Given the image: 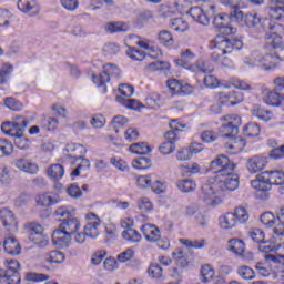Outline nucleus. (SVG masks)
<instances>
[{
    "instance_id": "55",
    "label": "nucleus",
    "mask_w": 284,
    "mask_h": 284,
    "mask_svg": "<svg viewBox=\"0 0 284 284\" xmlns=\"http://www.w3.org/2000/svg\"><path fill=\"white\" fill-rule=\"evenodd\" d=\"M37 203L42 207H50V205L57 203V199L52 197L50 194H41L38 196Z\"/></svg>"
},
{
    "instance_id": "52",
    "label": "nucleus",
    "mask_w": 284,
    "mask_h": 284,
    "mask_svg": "<svg viewBox=\"0 0 284 284\" xmlns=\"http://www.w3.org/2000/svg\"><path fill=\"white\" fill-rule=\"evenodd\" d=\"M152 11H142L138 14L135 19L136 28H143L144 23H148V21H151L153 19Z\"/></svg>"
},
{
    "instance_id": "16",
    "label": "nucleus",
    "mask_w": 284,
    "mask_h": 284,
    "mask_svg": "<svg viewBox=\"0 0 284 284\" xmlns=\"http://www.w3.org/2000/svg\"><path fill=\"white\" fill-rule=\"evenodd\" d=\"M12 165L26 174H38L39 172V166L37 164L23 158L13 160Z\"/></svg>"
},
{
    "instance_id": "49",
    "label": "nucleus",
    "mask_w": 284,
    "mask_h": 284,
    "mask_svg": "<svg viewBox=\"0 0 284 284\" xmlns=\"http://www.w3.org/2000/svg\"><path fill=\"white\" fill-rule=\"evenodd\" d=\"M12 70H14L12 64H4L1 68V70H0V84L1 85H6V83H8V81L10 80V74H12Z\"/></svg>"
},
{
    "instance_id": "54",
    "label": "nucleus",
    "mask_w": 284,
    "mask_h": 284,
    "mask_svg": "<svg viewBox=\"0 0 284 284\" xmlns=\"http://www.w3.org/2000/svg\"><path fill=\"white\" fill-rule=\"evenodd\" d=\"M180 243L181 245H185V247H194V250H203L205 247V240L190 241L187 239H181Z\"/></svg>"
},
{
    "instance_id": "2",
    "label": "nucleus",
    "mask_w": 284,
    "mask_h": 284,
    "mask_svg": "<svg viewBox=\"0 0 284 284\" xmlns=\"http://www.w3.org/2000/svg\"><path fill=\"white\" fill-rule=\"evenodd\" d=\"M28 128V119L23 115H16L9 122H3L1 131L8 136H13L14 145L19 150H30L31 142L28 138L23 136L26 129Z\"/></svg>"
},
{
    "instance_id": "64",
    "label": "nucleus",
    "mask_w": 284,
    "mask_h": 284,
    "mask_svg": "<svg viewBox=\"0 0 284 284\" xmlns=\"http://www.w3.org/2000/svg\"><path fill=\"white\" fill-rule=\"evenodd\" d=\"M216 139H219V135L216 134V132H214L212 130H206L201 133V140L204 143H214V141H216Z\"/></svg>"
},
{
    "instance_id": "21",
    "label": "nucleus",
    "mask_w": 284,
    "mask_h": 284,
    "mask_svg": "<svg viewBox=\"0 0 284 284\" xmlns=\"http://www.w3.org/2000/svg\"><path fill=\"white\" fill-rule=\"evenodd\" d=\"M3 247L4 252H7V254H11L12 256H19V254H21V244H19L16 236L4 239Z\"/></svg>"
},
{
    "instance_id": "19",
    "label": "nucleus",
    "mask_w": 284,
    "mask_h": 284,
    "mask_svg": "<svg viewBox=\"0 0 284 284\" xmlns=\"http://www.w3.org/2000/svg\"><path fill=\"white\" fill-rule=\"evenodd\" d=\"M194 59H196V53L190 49H185L175 60V63L176 65H180V68H185L186 70H190V67L192 65L191 63L192 61H194Z\"/></svg>"
},
{
    "instance_id": "27",
    "label": "nucleus",
    "mask_w": 284,
    "mask_h": 284,
    "mask_svg": "<svg viewBox=\"0 0 284 284\" xmlns=\"http://www.w3.org/2000/svg\"><path fill=\"white\" fill-rule=\"evenodd\" d=\"M278 12H284V0H271L268 2V14L271 19H281V16H276Z\"/></svg>"
},
{
    "instance_id": "15",
    "label": "nucleus",
    "mask_w": 284,
    "mask_h": 284,
    "mask_svg": "<svg viewBox=\"0 0 284 284\" xmlns=\"http://www.w3.org/2000/svg\"><path fill=\"white\" fill-rule=\"evenodd\" d=\"M18 10L30 17H37L40 12L39 2L37 0H18Z\"/></svg>"
},
{
    "instance_id": "39",
    "label": "nucleus",
    "mask_w": 284,
    "mask_h": 284,
    "mask_svg": "<svg viewBox=\"0 0 284 284\" xmlns=\"http://www.w3.org/2000/svg\"><path fill=\"white\" fill-rule=\"evenodd\" d=\"M130 152L133 154L144 155L150 154V152H152V148H150V145L145 142L135 143L130 146Z\"/></svg>"
},
{
    "instance_id": "31",
    "label": "nucleus",
    "mask_w": 284,
    "mask_h": 284,
    "mask_svg": "<svg viewBox=\"0 0 284 284\" xmlns=\"http://www.w3.org/2000/svg\"><path fill=\"white\" fill-rule=\"evenodd\" d=\"M115 101L120 103V105L128 108V110H141V108H143V105L136 99L116 97Z\"/></svg>"
},
{
    "instance_id": "9",
    "label": "nucleus",
    "mask_w": 284,
    "mask_h": 284,
    "mask_svg": "<svg viewBox=\"0 0 284 284\" xmlns=\"http://www.w3.org/2000/svg\"><path fill=\"white\" fill-rule=\"evenodd\" d=\"M229 252H233L242 261H254V253L245 251V242L243 240L231 239L229 241Z\"/></svg>"
},
{
    "instance_id": "4",
    "label": "nucleus",
    "mask_w": 284,
    "mask_h": 284,
    "mask_svg": "<svg viewBox=\"0 0 284 284\" xmlns=\"http://www.w3.org/2000/svg\"><path fill=\"white\" fill-rule=\"evenodd\" d=\"M284 184V172L282 170H271L256 175V179L251 182L252 187L260 192L272 190L273 185Z\"/></svg>"
},
{
    "instance_id": "3",
    "label": "nucleus",
    "mask_w": 284,
    "mask_h": 284,
    "mask_svg": "<svg viewBox=\"0 0 284 284\" xmlns=\"http://www.w3.org/2000/svg\"><path fill=\"white\" fill-rule=\"evenodd\" d=\"M211 48H213V52L211 53L212 61H223L225 54H232L233 50H241L243 48V41H231L225 36H216L211 42Z\"/></svg>"
},
{
    "instance_id": "47",
    "label": "nucleus",
    "mask_w": 284,
    "mask_h": 284,
    "mask_svg": "<svg viewBox=\"0 0 284 284\" xmlns=\"http://www.w3.org/2000/svg\"><path fill=\"white\" fill-rule=\"evenodd\" d=\"M136 207L141 212H152L154 210V204L148 197H140L136 201Z\"/></svg>"
},
{
    "instance_id": "20",
    "label": "nucleus",
    "mask_w": 284,
    "mask_h": 284,
    "mask_svg": "<svg viewBox=\"0 0 284 284\" xmlns=\"http://www.w3.org/2000/svg\"><path fill=\"white\" fill-rule=\"evenodd\" d=\"M72 241V235L64 234L63 231L57 229L52 234V243L57 247H68Z\"/></svg>"
},
{
    "instance_id": "44",
    "label": "nucleus",
    "mask_w": 284,
    "mask_h": 284,
    "mask_svg": "<svg viewBox=\"0 0 284 284\" xmlns=\"http://www.w3.org/2000/svg\"><path fill=\"white\" fill-rule=\"evenodd\" d=\"M122 239L124 241H129V243H140L141 242V233H139L134 229H129L122 233Z\"/></svg>"
},
{
    "instance_id": "8",
    "label": "nucleus",
    "mask_w": 284,
    "mask_h": 284,
    "mask_svg": "<svg viewBox=\"0 0 284 284\" xmlns=\"http://www.w3.org/2000/svg\"><path fill=\"white\" fill-rule=\"evenodd\" d=\"M264 50L267 52H273V50H277V54H284V41L283 37L278 34L276 31L266 32L264 36Z\"/></svg>"
},
{
    "instance_id": "42",
    "label": "nucleus",
    "mask_w": 284,
    "mask_h": 284,
    "mask_svg": "<svg viewBox=\"0 0 284 284\" xmlns=\"http://www.w3.org/2000/svg\"><path fill=\"white\" fill-rule=\"evenodd\" d=\"M233 215L237 223H247L250 221V213H247L245 206L235 207Z\"/></svg>"
},
{
    "instance_id": "48",
    "label": "nucleus",
    "mask_w": 284,
    "mask_h": 284,
    "mask_svg": "<svg viewBox=\"0 0 284 284\" xmlns=\"http://www.w3.org/2000/svg\"><path fill=\"white\" fill-rule=\"evenodd\" d=\"M126 55L132 59V61H143V59H145V52L136 49L135 47H129Z\"/></svg>"
},
{
    "instance_id": "24",
    "label": "nucleus",
    "mask_w": 284,
    "mask_h": 284,
    "mask_svg": "<svg viewBox=\"0 0 284 284\" xmlns=\"http://www.w3.org/2000/svg\"><path fill=\"white\" fill-rule=\"evenodd\" d=\"M193 21L201 23V26H210V18L205 14V11L201 7H192L189 11Z\"/></svg>"
},
{
    "instance_id": "50",
    "label": "nucleus",
    "mask_w": 284,
    "mask_h": 284,
    "mask_svg": "<svg viewBox=\"0 0 284 284\" xmlns=\"http://www.w3.org/2000/svg\"><path fill=\"white\" fill-rule=\"evenodd\" d=\"M214 268L210 264L203 265L201 267V276L203 283H210V281L214 278Z\"/></svg>"
},
{
    "instance_id": "11",
    "label": "nucleus",
    "mask_w": 284,
    "mask_h": 284,
    "mask_svg": "<svg viewBox=\"0 0 284 284\" xmlns=\"http://www.w3.org/2000/svg\"><path fill=\"white\" fill-rule=\"evenodd\" d=\"M87 224L84 225V232L89 239H97L99 236V227H101V219L94 213H88L85 215Z\"/></svg>"
},
{
    "instance_id": "29",
    "label": "nucleus",
    "mask_w": 284,
    "mask_h": 284,
    "mask_svg": "<svg viewBox=\"0 0 284 284\" xmlns=\"http://www.w3.org/2000/svg\"><path fill=\"white\" fill-rule=\"evenodd\" d=\"M47 174L52 181H60L65 174V169H63V165L61 164H53L49 166Z\"/></svg>"
},
{
    "instance_id": "34",
    "label": "nucleus",
    "mask_w": 284,
    "mask_h": 284,
    "mask_svg": "<svg viewBox=\"0 0 284 284\" xmlns=\"http://www.w3.org/2000/svg\"><path fill=\"white\" fill-rule=\"evenodd\" d=\"M180 192H194L196 190V182L192 179H182L176 182Z\"/></svg>"
},
{
    "instance_id": "57",
    "label": "nucleus",
    "mask_w": 284,
    "mask_h": 284,
    "mask_svg": "<svg viewBox=\"0 0 284 284\" xmlns=\"http://www.w3.org/2000/svg\"><path fill=\"white\" fill-rule=\"evenodd\" d=\"M14 150V146L12 145V142L8 141V139H0V152L4 156H10Z\"/></svg>"
},
{
    "instance_id": "17",
    "label": "nucleus",
    "mask_w": 284,
    "mask_h": 284,
    "mask_svg": "<svg viewBox=\"0 0 284 284\" xmlns=\"http://www.w3.org/2000/svg\"><path fill=\"white\" fill-rule=\"evenodd\" d=\"M267 166V159L261 155H254L250 158L246 162V168L251 174H256L261 170H265Z\"/></svg>"
},
{
    "instance_id": "6",
    "label": "nucleus",
    "mask_w": 284,
    "mask_h": 284,
    "mask_svg": "<svg viewBox=\"0 0 284 284\" xmlns=\"http://www.w3.org/2000/svg\"><path fill=\"white\" fill-rule=\"evenodd\" d=\"M236 164L230 161V158L225 154L217 155L211 162V170L213 174H215V179H221V176H225V174H230V172H234Z\"/></svg>"
},
{
    "instance_id": "41",
    "label": "nucleus",
    "mask_w": 284,
    "mask_h": 284,
    "mask_svg": "<svg viewBox=\"0 0 284 284\" xmlns=\"http://www.w3.org/2000/svg\"><path fill=\"white\" fill-rule=\"evenodd\" d=\"M172 256L179 267H187V256L181 248H175L172 252Z\"/></svg>"
},
{
    "instance_id": "1",
    "label": "nucleus",
    "mask_w": 284,
    "mask_h": 284,
    "mask_svg": "<svg viewBox=\"0 0 284 284\" xmlns=\"http://www.w3.org/2000/svg\"><path fill=\"white\" fill-rule=\"evenodd\" d=\"M239 189V175L230 172L221 178L211 179L202 184L200 200L205 205L214 206L221 204V194L223 192H234Z\"/></svg>"
},
{
    "instance_id": "63",
    "label": "nucleus",
    "mask_w": 284,
    "mask_h": 284,
    "mask_svg": "<svg viewBox=\"0 0 284 284\" xmlns=\"http://www.w3.org/2000/svg\"><path fill=\"white\" fill-rule=\"evenodd\" d=\"M250 237L252 241H254V243H258L261 245L263 241H265V232H263L261 229H253L250 232Z\"/></svg>"
},
{
    "instance_id": "61",
    "label": "nucleus",
    "mask_w": 284,
    "mask_h": 284,
    "mask_svg": "<svg viewBox=\"0 0 284 284\" xmlns=\"http://www.w3.org/2000/svg\"><path fill=\"white\" fill-rule=\"evenodd\" d=\"M261 223L267 227H274V224L276 223V217L272 212H265L260 217Z\"/></svg>"
},
{
    "instance_id": "26",
    "label": "nucleus",
    "mask_w": 284,
    "mask_h": 284,
    "mask_svg": "<svg viewBox=\"0 0 284 284\" xmlns=\"http://www.w3.org/2000/svg\"><path fill=\"white\" fill-rule=\"evenodd\" d=\"M138 45L140 48H143L144 50H148V57L151 59H159V57L163 55V52L158 47H154L150 40H141L138 41Z\"/></svg>"
},
{
    "instance_id": "33",
    "label": "nucleus",
    "mask_w": 284,
    "mask_h": 284,
    "mask_svg": "<svg viewBox=\"0 0 284 284\" xmlns=\"http://www.w3.org/2000/svg\"><path fill=\"white\" fill-rule=\"evenodd\" d=\"M158 40L161 45H164L165 48H172V45H174V37L172 36V32L168 30H161L158 33Z\"/></svg>"
},
{
    "instance_id": "30",
    "label": "nucleus",
    "mask_w": 284,
    "mask_h": 284,
    "mask_svg": "<svg viewBox=\"0 0 284 284\" xmlns=\"http://www.w3.org/2000/svg\"><path fill=\"white\" fill-rule=\"evenodd\" d=\"M236 216L234 213H225L220 217V227L222 230H232V227H236Z\"/></svg>"
},
{
    "instance_id": "59",
    "label": "nucleus",
    "mask_w": 284,
    "mask_h": 284,
    "mask_svg": "<svg viewBox=\"0 0 284 284\" xmlns=\"http://www.w3.org/2000/svg\"><path fill=\"white\" fill-rule=\"evenodd\" d=\"M148 68L152 72H159V71L165 72V70H170V63L163 62V61H155V62L149 63Z\"/></svg>"
},
{
    "instance_id": "53",
    "label": "nucleus",
    "mask_w": 284,
    "mask_h": 284,
    "mask_svg": "<svg viewBox=\"0 0 284 284\" xmlns=\"http://www.w3.org/2000/svg\"><path fill=\"white\" fill-rule=\"evenodd\" d=\"M4 105L6 108H8L9 110H12L13 112H19V110H23V103H21V101L14 98H6Z\"/></svg>"
},
{
    "instance_id": "12",
    "label": "nucleus",
    "mask_w": 284,
    "mask_h": 284,
    "mask_svg": "<svg viewBox=\"0 0 284 284\" xmlns=\"http://www.w3.org/2000/svg\"><path fill=\"white\" fill-rule=\"evenodd\" d=\"M24 227L29 234L30 241L36 243V245H41L43 243V226L37 222H28Z\"/></svg>"
},
{
    "instance_id": "62",
    "label": "nucleus",
    "mask_w": 284,
    "mask_h": 284,
    "mask_svg": "<svg viewBox=\"0 0 284 284\" xmlns=\"http://www.w3.org/2000/svg\"><path fill=\"white\" fill-rule=\"evenodd\" d=\"M0 183L1 185H10L12 183L10 169H8V166L0 168Z\"/></svg>"
},
{
    "instance_id": "40",
    "label": "nucleus",
    "mask_w": 284,
    "mask_h": 284,
    "mask_svg": "<svg viewBox=\"0 0 284 284\" xmlns=\"http://www.w3.org/2000/svg\"><path fill=\"white\" fill-rule=\"evenodd\" d=\"M263 24V30H271V31H275V32H283L284 34V26L281 23H276L275 21H273L270 18H265L262 22Z\"/></svg>"
},
{
    "instance_id": "32",
    "label": "nucleus",
    "mask_w": 284,
    "mask_h": 284,
    "mask_svg": "<svg viewBox=\"0 0 284 284\" xmlns=\"http://www.w3.org/2000/svg\"><path fill=\"white\" fill-rule=\"evenodd\" d=\"M221 132H223L224 134H222V136L224 139H234V136H236V134H239V126H236L235 124H230V122H224L222 123L221 128H220Z\"/></svg>"
},
{
    "instance_id": "38",
    "label": "nucleus",
    "mask_w": 284,
    "mask_h": 284,
    "mask_svg": "<svg viewBox=\"0 0 284 284\" xmlns=\"http://www.w3.org/2000/svg\"><path fill=\"white\" fill-rule=\"evenodd\" d=\"M170 28L175 32H186L187 28H190V24L182 18H175L171 20Z\"/></svg>"
},
{
    "instance_id": "28",
    "label": "nucleus",
    "mask_w": 284,
    "mask_h": 284,
    "mask_svg": "<svg viewBox=\"0 0 284 284\" xmlns=\"http://www.w3.org/2000/svg\"><path fill=\"white\" fill-rule=\"evenodd\" d=\"M267 59H272V55L263 57L261 52L253 51L248 58H245L244 62L251 65L252 68H256V65H261V63H264L267 61Z\"/></svg>"
},
{
    "instance_id": "23",
    "label": "nucleus",
    "mask_w": 284,
    "mask_h": 284,
    "mask_svg": "<svg viewBox=\"0 0 284 284\" xmlns=\"http://www.w3.org/2000/svg\"><path fill=\"white\" fill-rule=\"evenodd\" d=\"M251 114H253V116H256L257 119H260V121H272V116H274V114H272V111L263 108L261 104H253L252 108L250 109Z\"/></svg>"
},
{
    "instance_id": "13",
    "label": "nucleus",
    "mask_w": 284,
    "mask_h": 284,
    "mask_svg": "<svg viewBox=\"0 0 284 284\" xmlns=\"http://www.w3.org/2000/svg\"><path fill=\"white\" fill-rule=\"evenodd\" d=\"M164 139L166 140L163 142L159 150L161 154H172L176 150V140L179 139V134L175 133L174 131H168L164 134Z\"/></svg>"
},
{
    "instance_id": "56",
    "label": "nucleus",
    "mask_w": 284,
    "mask_h": 284,
    "mask_svg": "<svg viewBox=\"0 0 284 284\" xmlns=\"http://www.w3.org/2000/svg\"><path fill=\"white\" fill-rule=\"evenodd\" d=\"M146 105H149V108H161V95L159 93H150L146 98Z\"/></svg>"
},
{
    "instance_id": "37",
    "label": "nucleus",
    "mask_w": 284,
    "mask_h": 284,
    "mask_svg": "<svg viewBox=\"0 0 284 284\" xmlns=\"http://www.w3.org/2000/svg\"><path fill=\"white\" fill-rule=\"evenodd\" d=\"M243 134L250 139L258 136L261 134V126L256 122H250L244 126Z\"/></svg>"
},
{
    "instance_id": "35",
    "label": "nucleus",
    "mask_w": 284,
    "mask_h": 284,
    "mask_svg": "<svg viewBox=\"0 0 284 284\" xmlns=\"http://www.w3.org/2000/svg\"><path fill=\"white\" fill-rule=\"evenodd\" d=\"M263 21H265V18L258 17V13H247L244 17V23L247 26V28H256V26H262L263 29Z\"/></svg>"
},
{
    "instance_id": "58",
    "label": "nucleus",
    "mask_w": 284,
    "mask_h": 284,
    "mask_svg": "<svg viewBox=\"0 0 284 284\" xmlns=\"http://www.w3.org/2000/svg\"><path fill=\"white\" fill-rule=\"evenodd\" d=\"M78 159H80L81 162L72 171V173H71L72 176H79L81 174L82 170H88L90 168V160L83 158V155H79Z\"/></svg>"
},
{
    "instance_id": "51",
    "label": "nucleus",
    "mask_w": 284,
    "mask_h": 284,
    "mask_svg": "<svg viewBox=\"0 0 284 284\" xmlns=\"http://www.w3.org/2000/svg\"><path fill=\"white\" fill-rule=\"evenodd\" d=\"M245 95L239 91H230L229 95V108L239 105V103H243Z\"/></svg>"
},
{
    "instance_id": "10",
    "label": "nucleus",
    "mask_w": 284,
    "mask_h": 284,
    "mask_svg": "<svg viewBox=\"0 0 284 284\" xmlns=\"http://www.w3.org/2000/svg\"><path fill=\"white\" fill-rule=\"evenodd\" d=\"M19 261L10 260L7 262V270L3 273V283L7 284H19L21 283V275L19 274Z\"/></svg>"
},
{
    "instance_id": "7",
    "label": "nucleus",
    "mask_w": 284,
    "mask_h": 284,
    "mask_svg": "<svg viewBox=\"0 0 284 284\" xmlns=\"http://www.w3.org/2000/svg\"><path fill=\"white\" fill-rule=\"evenodd\" d=\"M119 77H121V69L113 63H108L103 65V72L92 75V81L97 88H101V85L110 83V79H119Z\"/></svg>"
},
{
    "instance_id": "25",
    "label": "nucleus",
    "mask_w": 284,
    "mask_h": 284,
    "mask_svg": "<svg viewBox=\"0 0 284 284\" xmlns=\"http://www.w3.org/2000/svg\"><path fill=\"white\" fill-rule=\"evenodd\" d=\"M280 92L281 91H276L275 89H273L272 91H267L266 97L264 98L265 103L267 105L278 108L281 103H284V95Z\"/></svg>"
},
{
    "instance_id": "18",
    "label": "nucleus",
    "mask_w": 284,
    "mask_h": 284,
    "mask_svg": "<svg viewBox=\"0 0 284 284\" xmlns=\"http://www.w3.org/2000/svg\"><path fill=\"white\" fill-rule=\"evenodd\" d=\"M141 232L150 243H156L161 239V231L154 224H144L141 227Z\"/></svg>"
},
{
    "instance_id": "22",
    "label": "nucleus",
    "mask_w": 284,
    "mask_h": 284,
    "mask_svg": "<svg viewBox=\"0 0 284 284\" xmlns=\"http://www.w3.org/2000/svg\"><path fill=\"white\" fill-rule=\"evenodd\" d=\"M190 72H203L204 74H211L214 72V65L210 61L200 59L191 67H189Z\"/></svg>"
},
{
    "instance_id": "46",
    "label": "nucleus",
    "mask_w": 284,
    "mask_h": 284,
    "mask_svg": "<svg viewBox=\"0 0 284 284\" xmlns=\"http://www.w3.org/2000/svg\"><path fill=\"white\" fill-rule=\"evenodd\" d=\"M229 23H230V16L226 14V13H220V14L215 16L214 19H213V26L217 30H221L222 28H224Z\"/></svg>"
},
{
    "instance_id": "60",
    "label": "nucleus",
    "mask_w": 284,
    "mask_h": 284,
    "mask_svg": "<svg viewBox=\"0 0 284 284\" xmlns=\"http://www.w3.org/2000/svg\"><path fill=\"white\" fill-rule=\"evenodd\" d=\"M246 142L243 138H235L234 142L229 145L230 150H234L233 154H239V152H243V149L245 148Z\"/></svg>"
},
{
    "instance_id": "5",
    "label": "nucleus",
    "mask_w": 284,
    "mask_h": 284,
    "mask_svg": "<svg viewBox=\"0 0 284 284\" xmlns=\"http://www.w3.org/2000/svg\"><path fill=\"white\" fill-rule=\"evenodd\" d=\"M73 215L74 210L72 206H60L54 212V216H57V219H64L62 223H60L58 230L64 234H69V236H73L75 232L81 230V221H79L77 217H70Z\"/></svg>"
},
{
    "instance_id": "36",
    "label": "nucleus",
    "mask_w": 284,
    "mask_h": 284,
    "mask_svg": "<svg viewBox=\"0 0 284 284\" xmlns=\"http://www.w3.org/2000/svg\"><path fill=\"white\" fill-rule=\"evenodd\" d=\"M104 30L114 34L115 32H128L129 27L124 22H109L105 24Z\"/></svg>"
},
{
    "instance_id": "43",
    "label": "nucleus",
    "mask_w": 284,
    "mask_h": 284,
    "mask_svg": "<svg viewBox=\"0 0 284 284\" xmlns=\"http://www.w3.org/2000/svg\"><path fill=\"white\" fill-rule=\"evenodd\" d=\"M47 263H63L65 261V254L61 251H51L45 255Z\"/></svg>"
},
{
    "instance_id": "14",
    "label": "nucleus",
    "mask_w": 284,
    "mask_h": 284,
    "mask_svg": "<svg viewBox=\"0 0 284 284\" xmlns=\"http://www.w3.org/2000/svg\"><path fill=\"white\" fill-rule=\"evenodd\" d=\"M0 221H2L3 226L10 232H17L19 230L17 217L9 209H2L0 211Z\"/></svg>"
},
{
    "instance_id": "45",
    "label": "nucleus",
    "mask_w": 284,
    "mask_h": 284,
    "mask_svg": "<svg viewBox=\"0 0 284 284\" xmlns=\"http://www.w3.org/2000/svg\"><path fill=\"white\" fill-rule=\"evenodd\" d=\"M237 275L244 281H252L255 276V273L252 267L242 265L237 267Z\"/></svg>"
}]
</instances>
